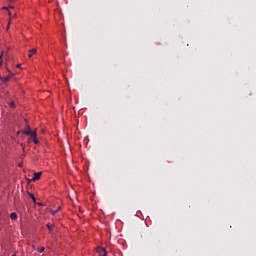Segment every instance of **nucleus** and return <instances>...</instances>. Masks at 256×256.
<instances>
[{"instance_id":"nucleus-1","label":"nucleus","mask_w":256,"mask_h":256,"mask_svg":"<svg viewBox=\"0 0 256 256\" xmlns=\"http://www.w3.org/2000/svg\"><path fill=\"white\" fill-rule=\"evenodd\" d=\"M25 135H28L29 137H37V132L32 131L31 128H27V130L24 132Z\"/></svg>"},{"instance_id":"nucleus-2","label":"nucleus","mask_w":256,"mask_h":256,"mask_svg":"<svg viewBox=\"0 0 256 256\" xmlns=\"http://www.w3.org/2000/svg\"><path fill=\"white\" fill-rule=\"evenodd\" d=\"M41 175H42L41 172L34 173L32 181H39V179H41Z\"/></svg>"},{"instance_id":"nucleus-3","label":"nucleus","mask_w":256,"mask_h":256,"mask_svg":"<svg viewBox=\"0 0 256 256\" xmlns=\"http://www.w3.org/2000/svg\"><path fill=\"white\" fill-rule=\"evenodd\" d=\"M98 253L100 256H107V251L105 250V248H100Z\"/></svg>"},{"instance_id":"nucleus-4","label":"nucleus","mask_w":256,"mask_h":256,"mask_svg":"<svg viewBox=\"0 0 256 256\" xmlns=\"http://www.w3.org/2000/svg\"><path fill=\"white\" fill-rule=\"evenodd\" d=\"M37 53V50L35 48L29 50L28 57H33Z\"/></svg>"},{"instance_id":"nucleus-5","label":"nucleus","mask_w":256,"mask_h":256,"mask_svg":"<svg viewBox=\"0 0 256 256\" xmlns=\"http://www.w3.org/2000/svg\"><path fill=\"white\" fill-rule=\"evenodd\" d=\"M10 219H12V221H15V220L17 219V213L12 212V213L10 214Z\"/></svg>"},{"instance_id":"nucleus-6","label":"nucleus","mask_w":256,"mask_h":256,"mask_svg":"<svg viewBox=\"0 0 256 256\" xmlns=\"http://www.w3.org/2000/svg\"><path fill=\"white\" fill-rule=\"evenodd\" d=\"M31 139L32 141H34L35 145H39V140H37V136H32Z\"/></svg>"},{"instance_id":"nucleus-7","label":"nucleus","mask_w":256,"mask_h":256,"mask_svg":"<svg viewBox=\"0 0 256 256\" xmlns=\"http://www.w3.org/2000/svg\"><path fill=\"white\" fill-rule=\"evenodd\" d=\"M46 227H47V229L50 231V233L53 231V224H51V223H48L47 225H46Z\"/></svg>"},{"instance_id":"nucleus-8","label":"nucleus","mask_w":256,"mask_h":256,"mask_svg":"<svg viewBox=\"0 0 256 256\" xmlns=\"http://www.w3.org/2000/svg\"><path fill=\"white\" fill-rule=\"evenodd\" d=\"M29 197L32 199L33 203H36L37 202V198H35V195L34 194H29Z\"/></svg>"},{"instance_id":"nucleus-9","label":"nucleus","mask_w":256,"mask_h":256,"mask_svg":"<svg viewBox=\"0 0 256 256\" xmlns=\"http://www.w3.org/2000/svg\"><path fill=\"white\" fill-rule=\"evenodd\" d=\"M61 210V207H59L57 210H51V215H55L58 213V211Z\"/></svg>"},{"instance_id":"nucleus-10","label":"nucleus","mask_w":256,"mask_h":256,"mask_svg":"<svg viewBox=\"0 0 256 256\" xmlns=\"http://www.w3.org/2000/svg\"><path fill=\"white\" fill-rule=\"evenodd\" d=\"M36 251H38V253H43V251H45V247H41L40 249H36Z\"/></svg>"},{"instance_id":"nucleus-11","label":"nucleus","mask_w":256,"mask_h":256,"mask_svg":"<svg viewBox=\"0 0 256 256\" xmlns=\"http://www.w3.org/2000/svg\"><path fill=\"white\" fill-rule=\"evenodd\" d=\"M2 59H3V54L0 55V67L3 64V60Z\"/></svg>"},{"instance_id":"nucleus-12","label":"nucleus","mask_w":256,"mask_h":256,"mask_svg":"<svg viewBox=\"0 0 256 256\" xmlns=\"http://www.w3.org/2000/svg\"><path fill=\"white\" fill-rule=\"evenodd\" d=\"M10 107H12L13 109H15V102H10Z\"/></svg>"},{"instance_id":"nucleus-13","label":"nucleus","mask_w":256,"mask_h":256,"mask_svg":"<svg viewBox=\"0 0 256 256\" xmlns=\"http://www.w3.org/2000/svg\"><path fill=\"white\" fill-rule=\"evenodd\" d=\"M9 3H15V0H9Z\"/></svg>"},{"instance_id":"nucleus-14","label":"nucleus","mask_w":256,"mask_h":256,"mask_svg":"<svg viewBox=\"0 0 256 256\" xmlns=\"http://www.w3.org/2000/svg\"><path fill=\"white\" fill-rule=\"evenodd\" d=\"M17 67H18V69H21V64H18Z\"/></svg>"},{"instance_id":"nucleus-15","label":"nucleus","mask_w":256,"mask_h":256,"mask_svg":"<svg viewBox=\"0 0 256 256\" xmlns=\"http://www.w3.org/2000/svg\"><path fill=\"white\" fill-rule=\"evenodd\" d=\"M3 9H7V7H4Z\"/></svg>"}]
</instances>
